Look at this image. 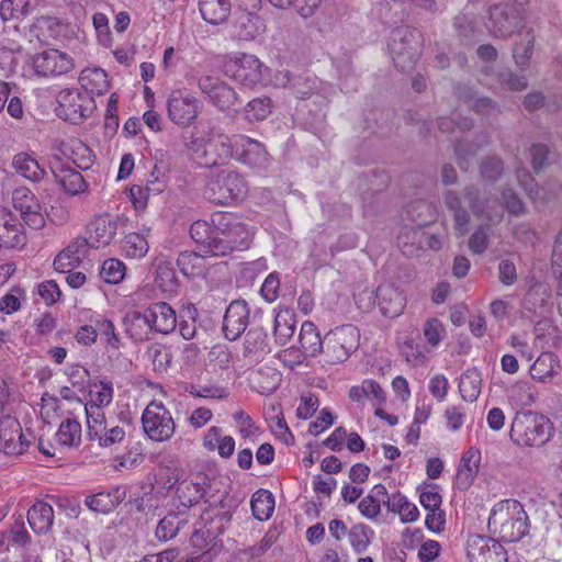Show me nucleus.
I'll return each mask as SVG.
<instances>
[{"label":"nucleus","mask_w":562,"mask_h":562,"mask_svg":"<svg viewBox=\"0 0 562 562\" xmlns=\"http://www.w3.org/2000/svg\"><path fill=\"white\" fill-rule=\"evenodd\" d=\"M488 530L504 542H516L529 532V518L520 502L504 499L491 510Z\"/></svg>","instance_id":"obj_1"},{"label":"nucleus","mask_w":562,"mask_h":562,"mask_svg":"<svg viewBox=\"0 0 562 562\" xmlns=\"http://www.w3.org/2000/svg\"><path fill=\"white\" fill-rule=\"evenodd\" d=\"M553 424L539 413L527 411L516 413L509 430L510 440L520 447H542L553 436Z\"/></svg>","instance_id":"obj_2"},{"label":"nucleus","mask_w":562,"mask_h":562,"mask_svg":"<svg viewBox=\"0 0 562 562\" xmlns=\"http://www.w3.org/2000/svg\"><path fill=\"white\" fill-rule=\"evenodd\" d=\"M210 222L217 243L215 257L227 256L235 250L248 247L250 233L247 226L237 221L232 213H213Z\"/></svg>","instance_id":"obj_3"},{"label":"nucleus","mask_w":562,"mask_h":562,"mask_svg":"<svg viewBox=\"0 0 562 562\" xmlns=\"http://www.w3.org/2000/svg\"><path fill=\"white\" fill-rule=\"evenodd\" d=\"M529 0H505L488 8V32L501 38L512 36L526 23V5Z\"/></svg>","instance_id":"obj_4"},{"label":"nucleus","mask_w":562,"mask_h":562,"mask_svg":"<svg viewBox=\"0 0 562 562\" xmlns=\"http://www.w3.org/2000/svg\"><path fill=\"white\" fill-rule=\"evenodd\" d=\"M389 48L395 67L408 71L420 57V33L415 29L397 27L392 33Z\"/></svg>","instance_id":"obj_5"},{"label":"nucleus","mask_w":562,"mask_h":562,"mask_svg":"<svg viewBox=\"0 0 562 562\" xmlns=\"http://www.w3.org/2000/svg\"><path fill=\"white\" fill-rule=\"evenodd\" d=\"M247 191V183L239 173L223 170L209 181L205 196L212 203L223 205L243 200Z\"/></svg>","instance_id":"obj_6"},{"label":"nucleus","mask_w":562,"mask_h":562,"mask_svg":"<svg viewBox=\"0 0 562 562\" xmlns=\"http://www.w3.org/2000/svg\"><path fill=\"white\" fill-rule=\"evenodd\" d=\"M360 334L353 325H342L328 331L325 335L324 349L322 353L325 361L331 364L346 361L350 353L359 346Z\"/></svg>","instance_id":"obj_7"},{"label":"nucleus","mask_w":562,"mask_h":562,"mask_svg":"<svg viewBox=\"0 0 562 562\" xmlns=\"http://www.w3.org/2000/svg\"><path fill=\"white\" fill-rule=\"evenodd\" d=\"M56 114L59 119L72 124H79L95 109L92 95L78 89H63L56 98Z\"/></svg>","instance_id":"obj_8"},{"label":"nucleus","mask_w":562,"mask_h":562,"mask_svg":"<svg viewBox=\"0 0 562 562\" xmlns=\"http://www.w3.org/2000/svg\"><path fill=\"white\" fill-rule=\"evenodd\" d=\"M142 425L147 437L157 442L169 440L176 430L170 411L157 401H151L145 407L142 414Z\"/></svg>","instance_id":"obj_9"},{"label":"nucleus","mask_w":562,"mask_h":562,"mask_svg":"<svg viewBox=\"0 0 562 562\" xmlns=\"http://www.w3.org/2000/svg\"><path fill=\"white\" fill-rule=\"evenodd\" d=\"M24 30L40 42L65 41L74 33L71 24L66 19L47 14L35 16Z\"/></svg>","instance_id":"obj_10"},{"label":"nucleus","mask_w":562,"mask_h":562,"mask_svg":"<svg viewBox=\"0 0 562 562\" xmlns=\"http://www.w3.org/2000/svg\"><path fill=\"white\" fill-rule=\"evenodd\" d=\"M196 85L209 101L221 111H227L241 104L238 93L218 78L201 76L196 79Z\"/></svg>","instance_id":"obj_11"},{"label":"nucleus","mask_w":562,"mask_h":562,"mask_svg":"<svg viewBox=\"0 0 562 562\" xmlns=\"http://www.w3.org/2000/svg\"><path fill=\"white\" fill-rule=\"evenodd\" d=\"M32 65L38 76L57 77L71 71L75 68V60L65 52L47 49L35 54Z\"/></svg>","instance_id":"obj_12"},{"label":"nucleus","mask_w":562,"mask_h":562,"mask_svg":"<svg viewBox=\"0 0 562 562\" xmlns=\"http://www.w3.org/2000/svg\"><path fill=\"white\" fill-rule=\"evenodd\" d=\"M201 103L192 94L173 92L167 100L169 120L180 127H189L200 114Z\"/></svg>","instance_id":"obj_13"},{"label":"nucleus","mask_w":562,"mask_h":562,"mask_svg":"<svg viewBox=\"0 0 562 562\" xmlns=\"http://www.w3.org/2000/svg\"><path fill=\"white\" fill-rule=\"evenodd\" d=\"M12 203L21 214L24 224L33 229H41L45 225L43 207L35 194L25 187L16 188L12 193Z\"/></svg>","instance_id":"obj_14"},{"label":"nucleus","mask_w":562,"mask_h":562,"mask_svg":"<svg viewBox=\"0 0 562 562\" xmlns=\"http://www.w3.org/2000/svg\"><path fill=\"white\" fill-rule=\"evenodd\" d=\"M467 555L470 562H507V552L495 539L471 535L467 541Z\"/></svg>","instance_id":"obj_15"},{"label":"nucleus","mask_w":562,"mask_h":562,"mask_svg":"<svg viewBox=\"0 0 562 562\" xmlns=\"http://www.w3.org/2000/svg\"><path fill=\"white\" fill-rule=\"evenodd\" d=\"M29 446L30 440L19 420L9 414L0 417V452L18 456L25 452Z\"/></svg>","instance_id":"obj_16"},{"label":"nucleus","mask_w":562,"mask_h":562,"mask_svg":"<svg viewBox=\"0 0 562 562\" xmlns=\"http://www.w3.org/2000/svg\"><path fill=\"white\" fill-rule=\"evenodd\" d=\"M122 225L124 220L120 216L110 214L95 216L87 226L88 246L98 249L110 245Z\"/></svg>","instance_id":"obj_17"},{"label":"nucleus","mask_w":562,"mask_h":562,"mask_svg":"<svg viewBox=\"0 0 562 562\" xmlns=\"http://www.w3.org/2000/svg\"><path fill=\"white\" fill-rule=\"evenodd\" d=\"M250 307L245 300H234L226 307L222 330L231 341L238 339L249 325Z\"/></svg>","instance_id":"obj_18"},{"label":"nucleus","mask_w":562,"mask_h":562,"mask_svg":"<svg viewBox=\"0 0 562 562\" xmlns=\"http://www.w3.org/2000/svg\"><path fill=\"white\" fill-rule=\"evenodd\" d=\"M221 536V529L213 527L210 522L202 519L194 525V531L190 538L191 544L201 550L202 553L196 558L199 562H211L218 553L217 538Z\"/></svg>","instance_id":"obj_19"},{"label":"nucleus","mask_w":562,"mask_h":562,"mask_svg":"<svg viewBox=\"0 0 562 562\" xmlns=\"http://www.w3.org/2000/svg\"><path fill=\"white\" fill-rule=\"evenodd\" d=\"M235 159L254 168L266 169L268 151L263 144L245 135H235Z\"/></svg>","instance_id":"obj_20"},{"label":"nucleus","mask_w":562,"mask_h":562,"mask_svg":"<svg viewBox=\"0 0 562 562\" xmlns=\"http://www.w3.org/2000/svg\"><path fill=\"white\" fill-rule=\"evenodd\" d=\"M235 135L218 134L206 144L203 150V161L200 164L205 167L225 165L235 158Z\"/></svg>","instance_id":"obj_21"},{"label":"nucleus","mask_w":562,"mask_h":562,"mask_svg":"<svg viewBox=\"0 0 562 562\" xmlns=\"http://www.w3.org/2000/svg\"><path fill=\"white\" fill-rule=\"evenodd\" d=\"M26 238L23 225L9 209L0 206V245L4 248H22Z\"/></svg>","instance_id":"obj_22"},{"label":"nucleus","mask_w":562,"mask_h":562,"mask_svg":"<svg viewBox=\"0 0 562 562\" xmlns=\"http://www.w3.org/2000/svg\"><path fill=\"white\" fill-rule=\"evenodd\" d=\"M147 317L150 323L151 333L170 334L178 324L175 310L166 302H156L150 304L147 308Z\"/></svg>","instance_id":"obj_23"},{"label":"nucleus","mask_w":562,"mask_h":562,"mask_svg":"<svg viewBox=\"0 0 562 562\" xmlns=\"http://www.w3.org/2000/svg\"><path fill=\"white\" fill-rule=\"evenodd\" d=\"M38 2L40 0H2L0 18L4 23L19 30L20 24L35 12Z\"/></svg>","instance_id":"obj_24"},{"label":"nucleus","mask_w":562,"mask_h":562,"mask_svg":"<svg viewBox=\"0 0 562 562\" xmlns=\"http://www.w3.org/2000/svg\"><path fill=\"white\" fill-rule=\"evenodd\" d=\"M234 68V79L244 86L252 87L263 79V65L255 55L243 54L235 60Z\"/></svg>","instance_id":"obj_25"},{"label":"nucleus","mask_w":562,"mask_h":562,"mask_svg":"<svg viewBox=\"0 0 562 562\" xmlns=\"http://www.w3.org/2000/svg\"><path fill=\"white\" fill-rule=\"evenodd\" d=\"M375 297L382 315L389 318L397 317L405 307L403 293L393 284L379 285Z\"/></svg>","instance_id":"obj_26"},{"label":"nucleus","mask_w":562,"mask_h":562,"mask_svg":"<svg viewBox=\"0 0 562 562\" xmlns=\"http://www.w3.org/2000/svg\"><path fill=\"white\" fill-rule=\"evenodd\" d=\"M126 497V488L117 485L105 492H99L86 498L87 507L95 513L113 512Z\"/></svg>","instance_id":"obj_27"},{"label":"nucleus","mask_w":562,"mask_h":562,"mask_svg":"<svg viewBox=\"0 0 562 562\" xmlns=\"http://www.w3.org/2000/svg\"><path fill=\"white\" fill-rule=\"evenodd\" d=\"M58 150L81 170L90 169L93 164L94 155L92 150L79 138L72 137L68 140L60 142Z\"/></svg>","instance_id":"obj_28"},{"label":"nucleus","mask_w":562,"mask_h":562,"mask_svg":"<svg viewBox=\"0 0 562 562\" xmlns=\"http://www.w3.org/2000/svg\"><path fill=\"white\" fill-rule=\"evenodd\" d=\"M87 246L86 238L78 237L72 240L54 259V269L61 273L70 272L71 269L81 263Z\"/></svg>","instance_id":"obj_29"},{"label":"nucleus","mask_w":562,"mask_h":562,"mask_svg":"<svg viewBox=\"0 0 562 562\" xmlns=\"http://www.w3.org/2000/svg\"><path fill=\"white\" fill-rule=\"evenodd\" d=\"M189 525V514L186 510L170 512L162 517L155 529V537L159 541H169Z\"/></svg>","instance_id":"obj_30"},{"label":"nucleus","mask_w":562,"mask_h":562,"mask_svg":"<svg viewBox=\"0 0 562 562\" xmlns=\"http://www.w3.org/2000/svg\"><path fill=\"white\" fill-rule=\"evenodd\" d=\"M270 352L268 334L262 327H251L244 339L243 356L259 360Z\"/></svg>","instance_id":"obj_31"},{"label":"nucleus","mask_w":562,"mask_h":562,"mask_svg":"<svg viewBox=\"0 0 562 562\" xmlns=\"http://www.w3.org/2000/svg\"><path fill=\"white\" fill-rule=\"evenodd\" d=\"M481 454L479 450L470 448L462 458L456 476V485L459 490H468L479 472Z\"/></svg>","instance_id":"obj_32"},{"label":"nucleus","mask_w":562,"mask_h":562,"mask_svg":"<svg viewBox=\"0 0 562 562\" xmlns=\"http://www.w3.org/2000/svg\"><path fill=\"white\" fill-rule=\"evenodd\" d=\"M299 341L302 356L315 358L324 349L325 337H321L313 322L305 321L301 326Z\"/></svg>","instance_id":"obj_33"},{"label":"nucleus","mask_w":562,"mask_h":562,"mask_svg":"<svg viewBox=\"0 0 562 562\" xmlns=\"http://www.w3.org/2000/svg\"><path fill=\"white\" fill-rule=\"evenodd\" d=\"M445 206L453 212V226L458 236H464L469 232L470 214L462 206L461 196L453 190L443 193Z\"/></svg>","instance_id":"obj_34"},{"label":"nucleus","mask_w":562,"mask_h":562,"mask_svg":"<svg viewBox=\"0 0 562 562\" xmlns=\"http://www.w3.org/2000/svg\"><path fill=\"white\" fill-rule=\"evenodd\" d=\"M27 521L34 532L47 533L54 522L53 507L43 501L35 502L27 512Z\"/></svg>","instance_id":"obj_35"},{"label":"nucleus","mask_w":562,"mask_h":562,"mask_svg":"<svg viewBox=\"0 0 562 562\" xmlns=\"http://www.w3.org/2000/svg\"><path fill=\"white\" fill-rule=\"evenodd\" d=\"M79 83L83 93L102 95L108 92L110 82L108 74L101 68H86L79 76Z\"/></svg>","instance_id":"obj_36"},{"label":"nucleus","mask_w":562,"mask_h":562,"mask_svg":"<svg viewBox=\"0 0 562 562\" xmlns=\"http://www.w3.org/2000/svg\"><path fill=\"white\" fill-rule=\"evenodd\" d=\"M147 317L146 308L144 311H132L123 319L126 334L135 341L149 339L150 323Z\"/></svg>","instance_id":"obj_37"},{"label":"nucleus","mask_w":562,"mask_h":562,"mask_svg":"<svg viewBox=\"0 0 562 562\" xmlns=\"http://www.w3.org/2000/svg\"><path fill=\"white\" fill-rule=\"evenodd\" d=\"M199 9L205 22L218 25L225 22L231 13V0H199Z\"/></svg>","instance_id":"obj_38"},{"label":"nucleus","mask_w":562,"mask_h":562,"mask_svg":"<svg viewBox=\"0 0 562 562\" xmlns=\"http://www.w3.org/2000/svg\"><path fill=\"white\" fill-rule=\"evenodd\" d=\"M295 314L289 310H280L274 317L273 335L276 341L284 346L293 337L295 331Z\"/></svg>","instance_id":"obj_39"},{"label":"nucleus","mask_w":562,"mask_h":562,"mask_svg":"<svg viewBox=\"0 0 562 562\" xmlns=\"http://www.w3.org/2000/svg\"><path fill=\"white\" fill-rule=\"evenodd\" d=\"M386 508L391 513L398 514L402 522H413L419 517L417 506L408 502L407 497L400 492L386 499Z\"/></svg>","instance_id":"obj_40"},{"label":"nucleus","mask_w":562,"mask_h":562,"mask_svg":"<svg viewBox=\"0 0 562 562\" xmlns=\"http://www.w3.org/2000/svg\"><path fill=\"white\" fill-rule=\"evenodd\" d=\"M191 238L211 256H215L216 236H214L211 222L198 220L190 227Z\"/></svg>","instance_id":"obj_41"},{"label":"nucleus","mask_w":562,"mask_h":562,"mask_svg":"<svg viewBox=\"0 0 562 562\" xmlns=\"http://www.w3.org/2000/svg\"><path fill=\"white\" fill-rule=\"evenodd\" d=\"M177 496L181 507L178 510H186L188 513L191 506H194L204 496V483L182 481L177 487Z\"/></svg>","instance_id":"obj_42"},{"label":"nucleus","mask_w":562,"mask_h":562,"mask_svg":"<svg viewBox=\"0 0 562 562\" xmlns=\"http://www.w3.org/2000/svg\"><path fill=\"white\" fill-rule=\"evenodd\" d=\"M13 166L19 175L33 182H37L45 176L44 168L27 153H19L13 158Z\"/></svg>","instance_id":"obj_43"},{"label":"nucleus","mask_w":562,"mask_h":562,"mask_svg":"<svg viewBox=\"0 0 562 562\" xmlns=\"http://www.w3.org/2000/svg\"><path fill=\"white\" fill-rule=\"evenodd\" d=\"M177 266L187 278H198L204 274V256L195 251H181L177 258Z\"/></svg>","instance_id":"obj_44"},{"label":"nucleus","mask_w":562,"mask_h":562,"mask_svg":"<svg viewBox=\"0 0 562 562\" xmlns=\"http://www.w3.org/2000/svg\"><path fill=\"white\" fill-rule=\"evenodd\" d=\"M482 387V376L476 368L468 369L459 380V391L462 398L467 402H474Z\"/></svg>","instance_id":"obj_45"},{"label":"nucleus","mask_w":562,"mask_h":562,"mask_svg":"<svg viewBox=\"0 0 562 562\" xmlns=\"http://www.w3.org/2000/svg\"><path fill=\"white\" fill-rule=\"evenodd\" d=\"M53 173L64 190L71 195L79 194L87 189L82 175L72 168H63Z\"/></svg>","instance_id":"obj_46"},{"label":"nucleus","mask_w":562,"mask_h":562,"mask_svg":"<svg viewBox=\"0 0 562 562\" xmlns=\"http://www.w3.org/2000/svg\"><path fill=\"white\" fill-rule=\"evenodd\" d=\"M274 510V497L268 490H259L251 497V512L256 519L262 521L271 517Z\"/></svg>","instance_id":"obj_47"},{"label":"nucleus","mask_w":562,"mask_h":562,"mask_svg":"<svg viewBox=\"0 0 562 562\" xmlns=\"http://www.w3.org/2000/svg\"><path fill=\"white\" fill-rule=\"evenodd\" d=\"M57 441L65 447L78 446L81 441V425L74 418H66L61 422L57 432Z\"/></svg>","instance_id":"obj_48"},{"label":"nucleus","mask_w":562,"mask_h":562,"mask_svg":"<svg viewBox=\"0 0 562 562\" xmlns=\"http://www.w3.org/2000/svg\"><path fill=\"white\" fill-rule=\"evenodd\" d=\"M87 415V436L89 440H95L105 430L106 419L99 405H85Z\"/></svg>","instance_id":"obj_49"},{"label":"nucleus","mask_w":562,"mask_h":562,"mask_svg":"<svg viewBox=\"0 0 562 562\" xmlns=\"http://www.w3.org/2000/svg\"><path fill=\"white\" fill-rule=\"evenodd\" d=\"M529 157L533 171L538 173L555 161L558 156L548 145L536 143L529 147Z\"/></svg>","instance_id":"obj_50"},{"label":"nucleus","mask_w":562,"mask_h":562,"mask_svg":"<svg viewBox=\"0 0 562 562\" xmlns=\"http://www.w3.org/2000/svg\"><path fill=\"white\" fill-rule=\"evenodd\" d=\"M148 248L146 238L137 233L127 234L122 241V250L130 258H143Z\"/></svg>","instance_id":"obj_51"},{"label":"nucleus","mask_w":562,"mask_h":562,"mask_svg":"<svg viewBox=\"0 0 562 562\" xmlns=\"http://www.w3.org/2000/svg\"><path fill=\"white\" fill-rule=\"evenodd\" d=\"M155 282L164 292L177 291L178 280L170 262H160L157 266Z\"/></svg>","instance_id":"obj_52"},{"label":"nucleus","mask_w":562,"mask_h":562,"mask_svg":"<svg viewBox=\"0 0 562 562\" xmlns=\"http://www.w3.org/2000/svg\"><path fill=\"white\" fill-rule=\"evenodd\" d=\"M146 355L151 360L154 370L157 372H166L172 360V353L168 347L160 344L150 345Z\"/></svg>","instance_id":"obj_53"},{"label":"nucleus","mask_w":562,"mask_h":562,"mask_svg":"<svg viewBox=\"0 0 562 562\" xmlns=\"http://www.w3.org/2000/svg\"><path fill=\"white\" fill-rule=\"evenodd\" d=\"M552 353H543L533 362L530 368V375L533 380L546 382L548 379L554 375Z\"/></svg>","instance_id":"obj_54"},{"label":"nucleus","mask_w":562,"mask_h":562,"mask_svg":"<svg viewBox=\"0 0 562 562\" xmlns=\"http://www.w3.org/2000/svg\"><path fill=\"white\" fill-rule=\"evenodd\" d=\"M125 276V265L115 258L104 260L100 270V277L110 284H116Z\"/></svg>","instance_id":"obj_55"},{"label":"nucleus","mask_w":562,"mask_h":562,"mask_svg":"<svg viewBox=\"0 0 562 562\" xmlns=\"http://www.w3.org/2000/svg\"><path fill=\"white\" fill-rule=\"evenodd\" d=\"M166 188V180H148L145 188L133 186L131 188V195L134 199V203L145 205L149 194L161 193Z\"/></svg>","instance_id":"obj_56"},{"label":"nucleus","mask_w":562,"mask_h":562,"mask_svg":"<svg viewBox=\"0 0 562 562\" xmlns=\"http://www.w3.org/2000/svg\"><path fill=\"white\" fill-rule=\"evenodd\" d=\"M496 79L502 88L510 91H522L528 86L526 76L517 75L510 69L498 71Z\"/></svg>","instance_id":"obj_57"},{"label":"nucleus","mask_w":562,"mask_h":562,"mask_svg":"<svg viewBox=\"0 0 562 562\" xmlns=\"http://www.w3.org/2000/svg\"><path fill=\"white\" fill-rule=\"evenodd\" d=\"M249 120L262 121L272 112V101L270 98H257L249 101L245 108Z\"/></svg>","instance_id":"obj_58"},{"label":"nucleus","mask_w":562,"mask_h":562,"mask_svg":"<svg viewBox=\"0 0 562 562\" xmlns=\"http://www.w3.org/2000/svg\"><path fill=\"white\" fill-rule=\"evenodd\" d=\"M369 532L370 528L363 524L355 525L348 531L350 544L356 553L360 554L367 550L370 543Z\"/></svg>","instance_id":"obj_59"},{"label":"nucleus","mask_w":562,"mask_h":562,"mask_svg":"<svg viewBox=\"0 0 562 562\" xmlns=\"http://www.w3.org/2000/svg\"><path fill=\"white\" fill-rule=\"evenodd\" d=\"M97 331L105 339L106 348L119 350L122 341L115 331V326L112 321L108 318L95 321Z\"/></svg>","instance_id":"obj_60"},{"label":"nucleus","mask_w":562,"mask_h":562,"mask_svg":"<svg viewBox=\"0 0 562 562\" xmlns=\"http://www.w3.org/2000/svg\"><path fill=\"white\" fill-rule=\"evenodd\" d=\"M480 171L484 180L494 182L502 176L504 162L496 156L485 157L481 162Z\"/></svg>","instance_id":"obj_61"},{"label":"nucleus","mask_w":562,"mask_h":562,"mask_svg":"<svg viewBox=\"0 0 562 562\" xmlns=\"http://www.w3.org/2000/svg\"><path fill=\"white\" fill-rule=\"evenodd\" d=\"M423 333L432 347L438 346L446 336L445 326L438 318H428L423 326Z\"/></svg>","instance_id":"obj_62"},{"label":"nucleus","mask_w":562,"mask_h":562,"mask_svg":"<svg viewBox=\"0 0 562 562\" xmlns=\"http://www.w3.org/2000/svg\"><path fill=\"white\" fill-rule=\"evenodd\" d=\"M471 109L481 116H496L501 113L499 104L490 97H477Z\"/></svg>","instance_id":"obj_63"},{"label":"nucleus","mask_w":562,"mask_h":562,"mask_svg":"<svg viewBox=\"0 0 562 562\" xmlns=\"http://www.w3.org/2000/svg\"><path fill=\"white\" fill-rule=\"evenodd\" d=\"M279 289L280 274L278 272H271L265 279L260 288V294L266 302L272 303L279 297Z\"/></svg>","instance_id":"obj_64"}]
</instances>
